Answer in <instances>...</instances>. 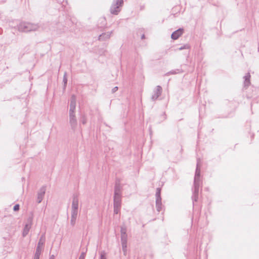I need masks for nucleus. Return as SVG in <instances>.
Instances as JSON below:
<instances>
[{
	"label": "nucleus",
	"instance_id": "nucleus-1",
	"mask_svg": "<svg viewBox=\"0 0 259 259\" xmlns=\"http://www.w3.org/2000/svg\"><path fill=\"white\" fill-rule=\"evenodd\" d=\"M76 97L72 95L70 99V109L69 111V123L72 129L74 130L77 125V121L75 116Z\"/></svg>",
	"mask_w": 259,
	"mask_h": 259
},
{
	"label": "nucleus",
	"instance_id": "nucleus-2",
	"mask_svg": "<svg viewBox=\"0 0 259 259\" xmlns=\"http://www.w3.org/2000/svg\"><path fill=\"white\" fill-rule=\"evenodd\" d=\"M79 198L77 194H73L71 207L70 224L74 226L76 223L78 212Z\"/></svg>",
	"mask_w": 259,
	"mask_h": 259
},
{
	"label": "nucleus",
	"instance_id": "nucleus-3",
	"mask_svg": "<svg viewBox=\"0 0 259 259\" xmlns=\"http://www.w3.org/2000/svg\"><path fill=\"white\" fill-rule=\"evenodd\" d=\"M200 160L199 159H197V166L196 169L195 175L194 177V191L193 193V195L192 196L193 200L194 201H197L198 199V193H199V188L200 186Z\"/></svg>",
	"mask_w": 259,
	"mask_h": 259
},
{
	"label": "nucleus",
	"instance_id": "nucleus-4",
	"mask_svg": "<svg viewBox=\"0 0 259 259\" xmlns=\"http://www.w3.org/2000/svg\"><path fill=\"white\" fill-rule=\"evenodd\" d=\"M39 26L36 24H32L28 22H21L18 26V29L21 32H29L37 30Z\"/></svg>",
	"mask_w": 259,
	"mask_h": 259
},
{
	"label": "nucleus",
	"instance_id": "nucleus-5",
	"mask_svg": "<svg viewBox=\"0 0 259 259\" xmlns=\"http://www.w3.org/2000/svg\"><path fill=\"white\" fill-rule=\"evenodd\" d=\"M45 241L46 238L45 235H41L38 243L33 259H39V256L43 249Z\"/></svg>",
	"mask_w": 259,
	"mask_h": 259
},
{
	"label": "nucleus",
	"instance_id": "nucleus-6",
	"mask_svg": "<svg viewBox=\"0 0 259 259\" xmlns=\"http://www.w3.org/2000/svg\"><path fill=\"white\" fill-rule=\"evenodd\" d=\"M161 188L156 189V207L157 210L159 212L162 210V205L161 202V198L160 196Z\"/></svg>",
	"mask_w": 259,
	"mask_h": 259
},
{
	"label": "nucleus",
	"instance_id": "nucleus-7",
	"mask_svg": "<svg viewBox=\"0 0 259 259\" xmlns=\"http://www.w3.org/2000/svg\"><path fill=\"white\" fill-rule=\"evenodd\" d=\"M162 89L161 86L157 85L154 90L151 99L153 101L156 100L162 94Z\"/></svg>",
	"mask_w": 259,
	"mask_h": 259
},
{
	"label": "nucleus",
	"instance_id": "nucleus-8",
	"mask_svg": "<svg viewBox=\"0 0 259 259\" xmlns=\"http://www.w3.org/2000/svg\"><path fill=\"white\" fill-rule=\"evenodd\" d=\"M46 187L42 186L39 189L38 193H37V201L38 203H40L44 197V195L46 193Z\"/></svg>",
	"mask_w": 259,
	"mask_h": 259
},
{
	"label": "nucleus",
	"instance_id": "nucleus-9",
	"mask_svg": "<svg viewBox=\"0 0 259 259\" xmlns=\"http://www.w3.org/2000/svg\"><path fill=\"white\" fill-rule=\"evenodd\" d=\"M184 33V29L183 28H179L175 31L171 35V38L174 40H176L179 38Z\"/></svg>",
	"mask_w": 259,
	"mask_h": 259
},
{
	"label": "nucleus",
	"instance_id": "nucleus-10",
	"mask_svg": "<svg viewBox=\"0 0 259 259\" xmlns=\"http://www.w3.org/2000/svg\"><path fill=\"white\" fill-rule=\"evenodd\" d=\"M112 34V31L103 33L100 35L98 39L101 41H105L109 39Z\"/></svg>",
	"mask_w": 259,
	"mask_h": 259
},
{
	"label": "nucleus",
	"instance_id": "nucleus-11",
	"mask_svg": "<svg viewBox=\"0 0 259 259\" xmlns=\"http://www.w3.org/2000/svg\"><path fill=\"white\" fill-rule=\"evenodd\" d=\"M122 187L119 182H116L114 187V196H121Z\"/></svg>",
	"mask_w": 259,
	"mask_h": 259
},
{
	"label": "nucleus",
	"instance_id": "nucleus-12",
	"mask_svg": "<svg viewBox=\"0 0 259 259\" xmlns=\"http://www.w3.org/2000/svg\"><path fill=\"white\" fill-rule=\"evenodd\" d=\"M67 28L64 25L59 23L57 25L56 32L58 34H61L65 33L66 31Z\"/></svg>",
	"mask_w": 259,
	"mask_h": 259
},
{
	"label": "nucleus",
	"instance_id": "nucleus-13",
	"mask_svg": "<svg viewBox=\"0 0 259 259\" xmlns=\"http://www.w3.org/2000/svg\"><path fill=\"white\" fill-rule=\"evenodd\" d=\"M31 219H29V223H28L27 224H26L25 225V227L23 229V237H25L26 236L29 231V230L31 228Z\"/></svg>",
	"mask_w": 259,
	"mask_h": 259
},
{
	"label": "nucleus",
	"instance_id": "nucleus-14",
	"mask_svg": "<svg viewBox=\"0 0 259 259\" xmlns=\"http://www.w3.org/2000/svg\"><path fill=\"white\" fill-rule=\"evenodd\" d=\"M120 11V7L112 4L110 8V12L112 14L117 15Z\"/></svg>",
	"mask_w": 259,
	"mask_h": 259
},
{
	"label": "nucleus",
	"instance_id": "nucleus-15",
	"mask_svg": "<svg viewBox=\"0 0 259 259\" xmlns=\"http://www.w3.org/2000/svg\"><path fill=\"white\" fill-rule=\"evenodd\" d=\"M250 75L249 73H247L244 77V85L245 87H248L250 83Z\"/></svg>",
	"mask_w": 259,
	"mask_h": 259
},
{
	"label": "nucleus",
	"instance_id": "nucleus-16",
	"mask_svg": "<svg viewBox=\"0 0 259 259\" xmlns=\"http://www.w3.org/2000/svg\"><path fill=\"white\" fill-rule=\"evenodd\" d=\"M114 205H121V196H114Z\"/></svg>",
	"mask_w": 259,
	"mask_h": 259
},
{
	"label": "nucleus",
	"instance_id": "nucleus-17",
	"mask_svg": "<svg viewBox=\"0 0 259 259\" xmlns=\"http://www.w3.org/2000/svg\"><path fill=\"white\" fill-rule=\"evenodd\" d=\"M122 249L124 255H126L127 252V242H121Z\"/></svg>",
	"mask_w": 259,
	"mask_h": 259
},
{
	"label": "nucleus",
	"instance_id": "nucleus-18",
	"mask_svg": "<svg viewBox=\"0 0 259 259\" xmlns=\"http://www.w3.org/2000/svg\"><path fill=\"white\" fill-rule=\"evenodd\" d=\"M121 205H114V213L118 214L120 209Z\"/></svg>",
	"mask_w": 259,
	"mask_h": 259
},
{
	"label": "nucleus",
	"instance_id": "nucleus-19",
	"mask_svg": "<svg viewBox=\"0 0 259 259\" xmlns=\"http://www.w3.org/2000/svg\"><path fill=\"white\" fill-rule=\"evenodd\" d=\"M123 4V0H114L113 4L120 7Z\"/></svg>",
	"mask_w": 259,
	"mask_h": 259
},
{
	"label": "nucleus",
	"instance_id": "nucleus-20",
	"mask_svg": "<svg viewBox=\"0 0 259 259\" xmlns=\"http://www.w3.org/2000/svg\"><path fill=\"white\" fill-rule=\"evenodd\" d=\"M121 242H127V234L121 235Z\"/></svg>",
	"mask_w": 259,
	"mask_h": 259
},
{
	"label": "nucleus",
	"instance_id": "nucleus-21",
	"mask_svg": "<svg viewBox=\"0 0 259 259\" xmlns=\"http://www.w3.org/2000/svg\"><path fill=\"white\" fill-rule=\"evenodd\" d=\"M190 48V46L189 44H185L182 46L181 47L179 48L178 49L179 50H182L184 49H189Z\"/></svg>",
	"mask_w": 259,
	"mask_h": 259
},
{
	"label": "nucleus",
	"instance_id": "nucleus-22",
	"mask_svg": "<svg viewBox=\"0 0 259 259\" xmlns=\"http://www.w3.org/2000/svg\"><path fill=\"white\" fill-rule=\"evenodd\" d=\"M120 233L121 235L126 234V228L125 226L121 227Z\"/></svg>",
	"mask_w": 259,
	"mask_h": 259
},
{
	"label": "nucleus",
	"instance_id": "nucleus-23",
	"mask_svg": "<svg viewBox=\"0 0 259 259\" xmlns=\"http://www.w3.org/2000/svg\"><path fill=\"white\" fill-rule=\"evenodd\" d=\"M63 81L64 83V87H66L67 82V73L65 72L63 76Z\"/></svg>",
	"mask_w": 259,
	"mask_h": 259
},
{
	"label": "nucleus",
	"instance_id": "nucleus-24",
	"mask_svg": "<svg viewBox=\"0 0 259 259\" xmlns=\"http://www.w3.org/2000/svg\"><path fill=\"white\" fill-rule=\"evenodd\" d=\"M179 72V70H172L167 73V74H175Z\"/></svg>",
	"mask_w": 259,
	"mask_h": 259
},
{
	"label": "nucleus",
	"instance_id": "nucleus-25",
	"mask_svg": "<svg viewBox=\"0 0 259 259\" xmlns=\"http://www.w3.org/2000/svg\"><path fill=\"white\" fill-rule=\"evenodd\" d=\"M85 256V252H82L80 254L79 259H84Z\"/></svg>",
	"mask_w": 259,
	"mask_h": 259
},
{
	"label": "nucleus",
	"instance_id": "nucleus-26",
	"mask_svg": "<svg viewBox=\"0 0 259 259\" xmlns=\"http://www.w3.org/2000/svg\"><path fill=\"white\" fill-rule=\"evenodd\" d=\"M13 209L14 211H17L19 209V204H16L13 208Z\"/></svg>",
	"mask_w": 259,
	"mask_h": 259
},
{
	"label": "nucleus",
	"instance_id": "nucleus-27",
	"mask_svg": "<svg viewBox=\"0 0 259 259\" xmlns=\"http://www.w3.org/2000/svg\"><path fill=\"white\" fill-rule=\"evenodd\" d=\"M81 122L82 124H84L86 123V119L84 117H82L81 119Z\"/></svg>",
	"mask_w": 259,
	"mask_h": 259
},
{
	"label": "nucleus",
	"instance_id": "nucleus-28",
	"mask_svg": "<svg viewBox=\"0 0 259 259\" xmlns=\"http://www.w3.org/2000/svg\"><path fill=\"white\" fill-rule=\"evenodd\" d=\"M100 259H106V257L104 254L101 253L100 255Z\"/></svg>",
	"mask_w": 259,
	"mask_h": 259
},
{
	"label": "nucleus",
	"instance_id": "nucleus-29",
	"mask_svg": "<svg viewBox=\"0 0 259 259\" xmlns=\"http://www.w3.org/2000/svg\"><path fill=\"white\" fill-rule=\"evenodd\" d=\"M117 90H118V87H114V88L112 89V93H114V92H116V91H117Z\"/></svg>",
	"mask_w": 259,
	"mask_h": 259
},
{
	"label": "nucleus",
	"instance_id": "nucleus-30",
	"mask_svg": "<svg viewBox=\"0 0 259 259\" xmlns=\"http://www.w3.org/2000/svg\"><path fill=\"white\" fill-rule=\"evenodd\" d=\"M49 259H55V256L54 255H51Z\"/></svg>",
	"mask_w": 259,
	"mask_h": 259
},
{
	"label": "nucleus",
	"instance_id": "nucleus-31",
	"mask_svg": "<svg viewBox=\"0 0 259 259\" xmlns=\"http://www.w3.org/2000/svg\"><path fill=\"white\" fill-rule=\"evenodd\" d=\"M142 39H144L145 38V35L144 34H143L142 36Z\"/></svg>",
	"mask_w": 259,
	"mask_h": 259
}]
</instances>
